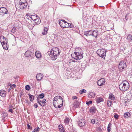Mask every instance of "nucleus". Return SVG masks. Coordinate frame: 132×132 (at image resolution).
Instances as JSON below:
<instances>
[{"label": "nucleus", "instance_id": "obj_1", "mask_svg": "<svg viewBox=\"0 0 132 132\" xmlns=\"http://www.w3.org/2000/svg\"><path fill=\"white\" fill-rule=\"evenodd\" d=\"M63 103V99L60 96H56L53 99V104L54 106L56 108L61 107Z\"/></svg>", "mask_w": 132, "mask_h": 132}, {"label": "nucleus", "instance_id": "obj_2", "mask_svg": "<svg viewBox=\"0 0 132 132\" xmlns=\"http://www.w3.org/2000/svg\"><path fill=\"white\" fill-rule=\"evenodd\" d=\"M61 51L58 48L54 47L53 48L51 51V53L52 55V60H55L57 58V56L60 54Z\"/></svg>", "mask_w": 132, "mask_h": 132}, {"label": "nucleus", "instance_id": "obj_3", "mask_svg": "<svg viewBox=\"0 0 132 132\" xmlns=\"http://www.w3.org/2000/svg\"><path fill=\"white\" fill-rule=\"evenodd\" d=\"M129 84L128 82L126 80H124L119 85V87L121 91L125 92L129 89Z\"/></svg>", "mask_w": 132, "mask_h": 132}, {"label": "nucleus", "instance_id": "obj_4", "mask_svg": "<svg viewBox=\"0 0 132 132\" xmlns=\"http://www.w3.org/2000/svg\"><path fill=\"white\" fill-rule=\"evenodd\" d=\"M83 53L82 52L79 53V52H75L74 53L71 54L72 57L76 60H80L83 57Z\"/></svg>", "mask_w": 132, "mask_h": 132}, {"label": "nucleus", "instance_id": "obj_5", "mask_svg": "<svg viewBox=\"0 0 132 132\" xmlns=\"http://www.w3.org/2000/svg\"><path fill=\"white\" fill-rule=\"evenodd\" d=\"M107 51L103 48L99 49L97 51V53L100 57L104 59Z\"/></svg>", "mask_w": 132, "mask_h": 132}, {"label": "nucleus", "instance_id": "obj_6", "mask_svg": "<svg viewBox=\"0 0 132 132\" xmlns=\"http://www.w3.org/2000/svg\"><path fill=\"white\" fill-rule=\"evenodd\" d=\"M126 67V64L125 62L121 61L119 62L118 65V69L120 72H122V70L124 69Z\"/></svg>", "mask_w": 132, "mask_h": 132}, {"label": "nucleus", "instance_id": "obj_7", "mask_svg": "<svg viewBox=\"0 0 132 132\" xmlns=\"http://www.w3.org/2000/svg\"><path fill=\"white\" fill-rule=\"evenodd\" d=\"M59 24L61 27L63 28H68L69 27V23H67L64 20H61L59 22Z\"/></svg>", "mask_w": 132, "mask_h": 132}, {"label": "nucleus", "instance_id": "obj_8", "mask_svg": "<svg viewBox=\"0 0 132 132\" xmlns=\"http://www.w3.org/2000/svg\"><path fill=\"white\" fill-rule=\"evenodd\" d=\"M5 14H8V12L7 9L4 7H0V15L3 16Z\"/></svg>", "mask_w": 132, "mask_h": 132}, {"label": "nucleus", "instance_id": "obj_9", "mask_svg": "<svg viewBox=\"0 0 132 132\" xmlns=\"http://www.w3.org/2000/svg\"><path fill=\"white\" fill-rule=\"evenodd\" d=\"M1 38L3 39V41L1 42V44L3 48L6 50H7L8 48L6 46L5 47V46H4V45H5L6 44H7V39L5 38L3 36H1Z\"/></svg>", "mask_w": 132, "mask_h": 132}, {"label": "nucleus", "instance_id": "obj_10", "mask_svg": "<svg viewBox=\"0 0 132 132\" xmlns=\"http://www.w3.org/2000/svg\"><path fill=\"white\" fill-rule=\"evenodd\" d=\"M28 5L27 3H19L17 6L20 9H23L25 8Z\"/></svg>", "mask_w": 132, "mask_h": 132}, {"label": "nucleus", "instance_id": "obj_11", "mask_svg": "<svg viewBox=\"0 0 132 132\" xmlns=\"http://www.w3.org/2000/svg\"><path fill=\"white\" fill-rule=\"evenodd\" d=\"M105 80L104 78H102L99 80L97 82V84L98 86H102L105 83Z\"/></svg>", "mask_w": 132, "mask_h": 132}, {"label": "nucleus", "instance_id": "obj_12", "mask_svg": "<svg viewBox=\"0 0 132 132\" xmlns=\"http://www.w3.org/2000/svg\"><path fill=\"white\" fill-rule=\"evenodd\" d=\"M85 120L83 119H81L79 120L78 124L80 127H82L85 125Z\"/></svg>", "mask_w": 132, "mask_h": 132}, {"label": "nucleus", "instance_id": "obj_13", "mask_svg": "<svg viewBox=\"0 0 132 132\" xmlns=\"http://www.w3.org/2000/svg\"><path fill=\"white\" fill-rule=\"evenodd\" d=\"M32 53H34L33 51L31 52L29 51H27L25 52L24 55L27 57H32Z\"/></svg>", "mask_w": 132, "mask_h": 132}, {"label": "nucleus", "instance_id": "obj_14", "mask_svg": "<svg viewBox=\"0 0 132 132\" xmlns=\"http://www.w3.org/2000/svg\"><path fill=\"white\" fill-rule=\"evenodd\" d=\"M35 55L36 57L38 59H40L42 56L40 52L39 51H37L35 53Z\"/></svg>", "mask_w": 132, "mask_h": 132}, {"label": "nucleus", "instance_id": "obj_15", "mask_svg": "<svg viewBox=\"0 0 132 132\" xmlns=\"http://www.w3.org/2000/svg\"><path fill=\"white\" fill-rule=\"evenodd\" d=\"M73 105L74 108H77L79 106L80 103L77 100H75L74 101Z\"/></svg>", "mask_w": 132, "mask_h": 132}, {"label": "nucleus", "instance_id": "obj_16", "mask_svg": "<svg viewBox=\"0 0 132 132\" xmlns=\"http://www.w3.org/2000/svg\"><path fill=\"white\" fill-rule=\"evenodd\" d=\"M43 77V75L40 73L37 74L36 75V78L38 81L41 80Z\"/></svg>", "mask_w": 132, "mask_h": 132}, {"label": "nucleus", "instance_id": "obj_17", "mask_svg": "<svg viewBox=\"0 0 132 132\" xmlns=\"http://www.w3.org/2000/svg\"><path fill=\"white\" fill-rule=\"evenodd\" d=\"M98 31L97 30H95L93 31L91 34L92 35L94 36L95 38H96L98 35Z\"/></svg>", "mask_w": 132, "mask_h": 132}, {"label": "nucleus", "instance_id": "obj_18", "mask_svg": "<svg viewBox=\"0 0 132 132\" xmlns=\"http://www.w3.org/2000/svg\"><path fill=\"white\" fill-rule=\"evenodd\" d=\"M96 109L95 107L92 106L91 107L89 110V111L90 113L93 114L95 113L96 111Z\"/></svg>", "mask_w": 132, "mask_h": 132}, {"label": "nucleus", "instance_id": "obj_19", "mask_svg": "<svg viewBox=\"0 0 132 132\" xmlns=\"http://www.w3.org/2000/svg\"><path fill=\"white\" fill-rule=\"evenodd\" d=\"M95 95V94L94 92H90L89 94L88 95L89 97L90 98H93L94 97Z\"/></svg>", "mask_w": 132, "mask_h": 132}, {"label": "nucleus", "instance_id": "obj_20", "mask_svg": "<svg viewBox=\"0 0 132 132\" xmlns=\"http://www.w3.org/2000/svg\"><path fill=\"white\" fill-rule=\"evenodd\" d=\"M34 21L37 24H39L40 22V20L39 19V17H38L36 19H34Z\"/></svg>", "mask_w": 132, "mask_h": 132}, {"label": "nucleus", "instance_id": "obj_21", "mask_svg": "<svg viewBox=\"0 0 132 132\" xmlns=\"http://www.w3.org/2000/svg\"><path fill=\"white\" fill-rule=\"evenodd\" d=\"M29 14H26V15L28 16H29V17L31 19V20L34 21V19H36V18H38V16H36L35 15H30L31 16H29Z\"/></svg>", "mask_w": 132, "mask_h": 132}, {"label": "nucleus", "instance_id": "obj_22", "mask_svg": "<svg viewBox=\"0 0 132 132\" xmlns=\"http://www.w3.org/2000/svg\"><path fill=\"white\" fill-rule=\"evenodd\" d=\"M6 92L4 90L0 91V95L2 97H4L5 96Z\"/></svg>", "mask_w": 132, "mask_h": 132}, {"label": "nucleus", "instance_id": "obj_23", "mask_svg": "<svg viewBox=\"0 0 132 132\" xmlns=\"http://www.w3.org/2000/svg\"><path fill=\"white\" fill-rule=\"evenodd\" d=\"M109 99L111 100H114L115 99L114 95L112 93H110L109 96Z\"/></svg>", "mask_w": 132, "mask_h": 132}, {"label": "nucleus", "instance_id": "obj_24", "mask_svg": "<svg viewBox=\"0 0 132 132\" xmlns=\"http://www.w3.org/2000/svg\"><path fill=\"white\" fill-rule=\"evenodd\" d=\"M91 34H92V31L90 30L85 32L84 33V35L88 36L91 35H92Z\"/></svg>", "mask_w": 132, "mask_h": 132}, {"label": "nucleus", "instance_id": "obj_25", "mask_svg": "<svg viewBox=\"0 0 132 132\" xmlns=\"http://www.w3.org/2000/svg\"><path fill=\"white\" fill-rule=\"evenodd\" d=\"M130 116V113L128 112L125 113L124 114V117L125 118H127Z\"/></svg>", "mask_w": 132, "mask_h": 132}, {"label": "nucleus", "instance_id": "obj_26", "mask_svg": "<svg viewBox=\"0 0 132 132\" xmlns=\"http://www.w3.org/2000/svg\"><path fill=\"white\" fill-rule=\"evenodd\" d=\"M48 31V28H47L45 27L44 29V31L42 32V34L43 35H46Z\"/></svg>", "mask_w": 132, "mask_h": 132}, {"label": "nucleus", "instance_id": "obj_27", "mask_svg": "<svg viewBox=\"0 0 132 132\" xmlns=\"http://www.w3.org/2000/svg\"><path fill=\"white\" fill-rule=\"evenodd\" d=\"M70 121V119L68 118H66L64 120V122L65 124H68Z\"/></svg>", "mask_w": 132, "mask_h": 132}, {"label": "nucleus", "instance_id": "obj_28", "mask_svg": "<svg viewBox=\"0 0 132 132\" xmlns=\"http://www.w3.org/2000/svg\"><path fill=\"white\" fill-rule=\"evenodd\" d=\"M28 95L29 96V98L30 100L31 101H33L34 100V97L32 95H31L30 94H28Z\"/></svg>", "mask_w": 132, "mask_h": 132}, {"label": "nucleus", "instance_id": "obj_29", "mask_svg": "<svg viewBox=\"0 0 132 132\" xmlns=\"http://www.w3.org/2000/svg\"><path fill=\"white\" fill-rule=\"evenodd\" d=\"M96 101L97 103H99L103 101V98L101 97H98Z\"/></svg>", "mask_w": 132, "mask_h": 132}, {"label": "nucleus", "instance_id": "obj_30", "mask_svg": "<svg viewBox=\"0 0 132 132\" xmlns=\"http://www.w3.org/2000/svg\"><path fill=\"white\" fill-rule=\"evenodd\" d=\"M59 129L60 131L61 132H64V130L63 127H62V125L60 126L59 125Z\"/></svg>", "mask_w": 132, "mask_h": 132}, {"label": "nucleus", "instance_id": "obj_31", "mask_svg": "<svg viewBox=\"0 0 132 132\" xmlns=\"http://www.w3.org/2000/svg\"><path fill=\"white\" fill-rule=\"evenodd\" d=\"M112 101H111L109 100H108V103H107V105L109 107L111 106V105L112 104Z\"/></svg>", "mask_w": 132, "mask_h": 132}, {"label": "nucleus", "instance_id": "obj_32", "mask_svg": "<svg viewBox=\"0 0 132 132\" xmlns=\"http://www.w3.org/2000/svg\"><path fill=\"white\" fill-rule=\"evenodd\" d=\"M127 39L129 41H130L132 40V36L130 35H128L127 37Z\"/></svg>", "mask_w": 132, "mask_h": 132}, {"label": "nucleus", "instance_id": "obj_33", "mask_svg": "<svg viewBox=\"0 0 132 132\" xmlns=\"http://www.w3.org/2000/svg\"><path fill=\"white\" fill-rule=\"evenodd\" d=\"M44 96V94L43 93H42L40 94H39L38 96V97L37 98H43Z\"/></svg>", "mask_w": 132, "mask_h": 132}, {"label": "nucleus", "instance_id": "obj_34", "mask_svg": "<svg viewBox=\"0 0 132 132\" xmlns=\"http://www.w3.org/2000/svg\"><path fill=\"white\" fill-rule=\"evenodd\" d=\"M111 123H109L108 125V128H107V130L108 132H110L111 130L110 129H111L110 127H111Z\"/></svg>", "mask_w": 132, "mask_h": 132}, {"label": "nucleus", "instance_id": "obj_35", "mask_svg": "<svg viewBox=\"0 0 132 132\" xmlns=\"http://www.w3.org/2000/svg\"><path fill=\"white\" fill-rule=\"evenodd\" d=\"M40 129L39 127H37L35 129L32 131V132H38L39 130Z\"/></svg>", "mask_w": 132, "mask_h": 132}, {"label": "nucleus", "instance_id": "obj_36", "mask_svg": "<svg viewBox=\"0 0 132 132\" xmlns=\"http://www.w3.org/2000/svg\"><path fill=\"white\" fill-rule=\"evenodd\" d=\"M86 92V91L85 89H83L81 90H80V91L79 93L80 94H82L84 93H85Z\"/></svg>", "mask_w": 132, "mask_h": 132}, {"label": "nucleus", "instance_id": "obj_37", "mask_svg": "<svg viewBox=\"0 0 132 132\" xmlns=\"http://www.w3.org/2000/svg\"><path fill=\"white\" fill-rule=\"evenodd\" d=\"M25 87L26 89L27 90H29L30 89V88L29 85H26Z\"/></svg>", "mask_w": 132, "mask_h": 132}, {"label": "nucleus", "instance_id": "obj_38", "mask_svg": "<svg viewBox=\"0 0 132 132\" xmlns=\"http://www.w3.org/2000/svg\"><path fill=\"white\" fill-rule=\"evenodd\" d=\"M27 3L26 0H20L19 3Z\"/></svg>", "mask_w": 132, "mask_h": 132}, {"label": "nucleus", "instance_id": "obj_39", "mask_svg": "<svg viewBox=\"0 0 132 132\" xmlns=\"http://www.w3.org/2000/svg\"><path fill=\"white\" fill-rule=\"evenodd\" d=\"M92 103V101H88L86 102V104L88 105H89L90 104H91Z\"/></svg>", "mask_w": 132, "mask_h": 132}, {"label": "nucleus", "instance_id": "obj_40", "mask_svg": "<svg viewBox=\"0 0 132 132\" xmlns=\"http://www.w3.org/2000/svg\"><path fill=\"white\" fill-rule=\"evenodd\" d=\"M46 102V100L45 99H44L42 102V104H44V105H45V104Z\"/></svg>", "mask_w": 132, "mask_h": 132}, {"label": "nucleus", "instance_id": "obj_41", "mask_svg": "<svg viewBox=\"0 0 132 132\" xmlns=\"http://www.w3.org/2000/svg\"><path fill=\"white\" fill-rule=\"evenodd\" d=\"M37 100L38 103H42V101L40 99V98H37Z\"/></svg>", "mask_w": 132, "mask_h": 132}, {"label": "nucleus", "instance_id": "obj_42", "mask_svg": "<svg viewBox=\"0 0 132 132\" xmlns=\"http://www.w3.org/2000/svg\"><path fill=\"white\" fill-rule=\"evenodd\" d=\"M10 87L12 88H13L16 87V86L15 85L13 84Z\"/></svg>", "mask_w": 132, "mask_h": 132}, {"label": "nucleus", "instance_id": "obj_43", "mask_svg": "<svg viewBox=\"0 0 132 132\" xmlns=\"http://www.w3.org/2000/svg\"><path fill=\"white\" fill-rule=\"evenodd\" d=\"M118 116L117 114H116L114 115V118L116 119H118Z\"/></svg>", "mask_w": 132, "mask_h": 132}, {"label": "nucleus", "instance_id": "obj_44", "mask_svg": "<svg viewBox=\"0 0 132 132\" xmlns=\"http://www.w3.org/2000/svg\"><path fill=\"white\" fill-rule=\"evenodd\" d=\"M69 27L68 28H72L73 27V25H72L71 24H70L69 23Z\"/></svg>", "mask_w": 132, "mask_h": 132}, {"label": "nucleus", "instance_id": "obj_45", "mask_svg": "<svg viewBox=\"0 0 132 132\" xmlns=\"http://www.w3.org/2000/svg\"><path fill=\"white\" fill-rule=\"evenodd\" d=\"M72 99L73 100H74L75 99H77L78 98L76 96H73L72 97Z\"/></svg>", "mask_w": 132, "mask_h": 132}, {"label": "nucleus", "instance_id": "obj_46", "mask_svg": "<svg viewBox=\"0 0 132 132\" xmlns=\"http://www.w3.org/2000/svg\"><path fill=\"white\" fill-rule=\"evenodd\" d=\"M91 122L93 123V124H94L95 123V119H92V120H91Z\"/></svg>", "mask_w": 132, "mask_h": 132}, {"label": "nucleus", "instance_id": "obj_47", "mask_svg": "<svg viewBox=\"0 0 132 132\" xmlns=\"http://www.w3.org/2000/svg\"><path fill=\"white\" fill-rule=\"evenodd\" d=\"M8 111L11 112L12 113H13V110L12 109H10L9 110H8Z\"/></svg>", "mask_w": 132, "mask_h": 132}, {"label": "nucleus", "instance_id": "obj_48", "mask_svg": "<svg viewBox=\"0 0 132 132\" xmlns=\"http://www.w3.org/2000/svg\"><path fill=\"white\" fill-rule=\"evenodd\" d=\"M34 106L35 108H37L38 107V105L36 103H35L34 104Z\"/></svg>", "mask_w": 132, "mask_h": 132}, {"label": "nucleus", "instance_id": "obj_49", "mask_svg": "<svg viewBox=\"0 0 132 132\" xmlns=\"http://www.w3.org/2000/svg\"><path fill=\"white\" fill-rule=\"evenodd\" d=\"M27 126L28 129H30L31 128V127H30L29 124H27Z\"/></svg>", "mask_w": 132, "mask_h": 132}, {"label": "nucleus", "instance_id": "obj_50", "mask_svg": "<svg viewBox=\"0 0 132 132\" xmlns=\"http://www.w3.org/2000/svg\"><path fill=\"white\" fill-rule=\"evenodd\" d=\"M40 105H41L42 106H44V104H42L41 103H38Z\"/></svg>", "mask_w": 132, "mask_h": 132}, {"label": "nucleus", "instance_id": "obj_51", "mask_svg": "<svg viewBox=\"0 0 132 132\" xmlns=\"http://www.w3.org/2000/svg\"><path fill=\"white\" fill-rule=\"evenodd\" d=\"M13 108V106L12 105H10L9 106V108L11 109Z\"/></svg>", "mask_w": 132, "mask_h": 132}, {"label": "nucleus", "instance_id": "obj_52", "mask_svg": "<svg viewBox=\"0 0 132 132\" xmlns=\"http://www.w3.org/2000/svg\"><path fill=\"white\" fill-rule=\"evenodd\" d=\"M70 61H70V62L69 63H71L72 62H75L76 61H73V60H70Z\"/></svg>", "mask_w": 132, "mask_h": 132}, {"label": "nucleus", "instance_id": "obj_53", "mask_svg": "<svg viewBox=\"0 0 132 132\" xmlns=\"http://www.w3.org/2000/svg\"><path fill=\"white\" fill-rule=\"evenodd\" d=\"M129 15V14L128 13H127V14L126 15V17H127V16Z\"/></svg>", "mask_w": 132, "mask_h": 132}, {"label": "nucleus", "instance_id": "obj_54", "mask_svg": "<svg viewBox=\"0 0 132 132\" xmlns=\"http://www.w3.org/2000/svg\"><path fill=\"white\" fill-rule=\"evenodd\" d=\"M127 17H125V19L126 20L127 19Z\"/></svg>", "mask_w": 132, "mask_h": 132}, {"label": "nucleus", "instance_id": "obj_55", "mask_svg": "<svg viewBox=\"0 0 132 132\" xmlns=\"http://www.w3.org/2000/svg\"><path fill=\"white\" fill-rule=\"evenodd\" d=\"M13 29H14V28H13V29H12V30H13Z\"/></svg>", "mask_w": 132, "mask_h": 132}]
</instances>
